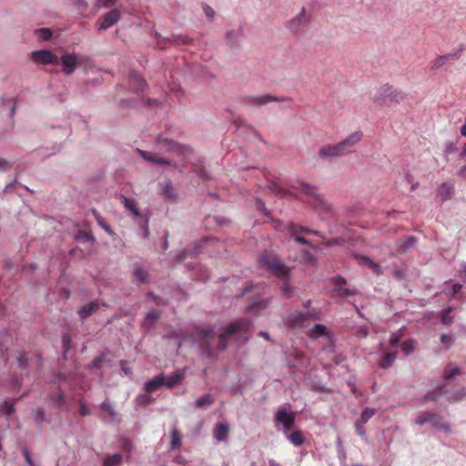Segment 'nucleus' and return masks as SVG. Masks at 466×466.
<instances>
[{
	"label": "nucleus",
	"mask_w": 466,
	"mask_h": 466,
	"mask_svg": "<svg viewBox=\"0 0 466 466\" xmlns=\"http://www.w3.org/2000/svg\"><path fill=\"white\" fill-rule=\"evenodd\" d=\"M295 187L309 198L308 200L309 205L321 216H328L331 213L330 205L318 193L316 187L305 182H299Z\"/></svg>",
	"instance_id": "nucleus-1"
},
{
	"label": "nucleus",
	"mask_w": 466,
	"mask_h": 466,
	"mask_svg": "<svg viewBox=\"0 0 466 466\" xmlns=\"http://www.w3.org/2000/svg\"><path fill=\"white\" fill-rule=\"evenodd\" d=\"M252 322L248 319H240L230 325L218 335V348L223 350L228 346V341L234 336L242 338L251 327Z\"/></svg>",
	"instance_id": "nucleus-2"
},
{
	"label": "nucleus",
	"mask_w": 466,
	"mask_h": 466,
	"mask_svg": "<svg viewBox=\"0 0 466 466\" xmlns=\"http://www.w3.org/2000/svg\"><path fill=\"white\" fill-rule=\"evenodd\" d=\"M156 148L162 152L172 153L183 157L193 155V148L186 144H180L173 139L158 136L155 143Z\"/></svg>",
	"instance_id": "nucleus-3"
},
{
	"label": "nucleus",
	"mask_w": 466,
	"mask_h": 466,
	"mask_svg": "<svg viewBox=\"0 0 466 466\" xmlns=\"http://www.w3.org/2000/svg\"><path fill=\"white\" fill-rule=\"evenodd\" d=\"M86 62V56H81L75 52H64L61 57L59 58L61 71L66 76L73 75L78 66H81Z\"/></svg>",
	"instance_id": "nucleus-4"
},
{
	"label": "nucleus",
	"mask_w": 466,
	"mask_h": 466,
	"mask_svg": "<svg viewBox=\"0 0 466 466\" xmlns=\"http://www.w3.org/2000/svg\"><path fill=\"white\" fill-rule=\"evenodd\" d=\"M309 21L310 17L307 15L306 9L302 7L297 15L286 22L285 26L294 35H302L307 31Z\"/></svg>",
	"instance_id": "nucleus-5"
},
{
	"label": "nucleus",
	"mask_w": 466,
	"mask_h": 466,
	"mask_svg": "<svg viewBox=\"0 0 466 466\" xmlns=\"http://www.w3.org/2000/svg\"><path fill=\"white\" fill-rule=\"evenodd\" d=\"M404 99L402 92L386 84L381 86L374 96V100L382 103L394 102L400 103Z\"/></svg>",
	"instance_id": "nucleus-6"
},
{
	"label": "nucleus",
	"mask_w": 466,
	"mask_h": 466,
	"mask_svg": "<svg viewBox=\"0 0 466 466\" xmlns=\"http://www.w3.org/2000/svg\"><path fill=\"white\" fill-rule=\"evenodd\" d=\"M318 319L319 312L314 309L311 311L306 313L300 311L290 313L286 319V323L289 328L297 329L303 328L309 320Z\"/></svg>",
	"instance_id": "nucleus-7"
},
{
	"label": "nucleus",
	"mask_w": 466,
	"mask_h": 466,
	"mask_svg": "<svg viewBox=\"0 0 466 466\" xmlns=\"http://www.w3.org/2000/svg\"><path fill=\"white\" fill-rule=\"evenodd\" d=\"M416 423L418 425H424L431 423L433 427L445 432L451 431L450 425L443 420L442 417L435 412H423L417 419Z\"/></svg>",
	"instance_id": "nucleus-8"
},
{
	"label": "nucleus",
	"mask_w": 466,
	"mask_h": 466,
	"mask_svg": "<svg viewBox=\"0 0 466 466\" xmlns=\"http://www.w3.org/2000/svg\"><path fill=\"white\" fill-rule=\"evenodd\" d=\"M284 100V97H279L271 95L245 96L241 98V104L246 106L259 107L270 102H281Z\"/></svg>",
	"instance_id": "nucleus-9"
},
{
	"label": "nucleus",
	"mask_w": 466,
	"mask_h": 466,
	"mask_svg": "<svg viewBox=\"0 0 466 466\" xmlns=\"http://www.w3.org/2000/svg\"><path fill=\"white\" fill-rule=\"evenodd\" d=\"M261 289H262L259 286H256L254 288H252V287L246 288L244 289L243 294H246V293L249 292L250 290H254L255 295H256V298H254L248 303V311L254 312V313H258L268 307L269 300L268 299L261 297V292H260Z\"/></svg>",
	"instance_id": "nucleus-10"
},
{
	"label": "nucleus",
	"mask_w": 466,
	"mask_h": 466,
	"mask_svg": "<svg viewBox=\"0 0 466 466\" xmlns=\"http://www.w3.org/2000/svg\"><path fill=\"white\" fill-rule=\"evenodd\" d=\"M31 59L33 62L41 65H58L59 57L52 53L50 50L42 49L31 53Z\"/></svg>",
	"instance_id": "nucleus-11"
},
{
	"label": "nucleus",
	"mask_w": 466,
	"mask_h": 466,
	"mask_svg": "<svg viewBox=\"0 0 466 466\" xmlns=\"http://www.w3.org/2000/svg\"><path fill=\"white\" fill-rule=\"evenodd\" d=\"M137 152L145 161L150 164L167 166L173 168H176L177 167L175 161L162 157L158 156L157 153L145 151L138 148L137 149Z\"/></svg>",
	"instance_id": "nucleus-12"
},
{
	"label": "nucleus",
	"mask_w": 466,
	"mask_h": 466,
	"mask_svg": "<svg viewBox=\"0 0 466 466\" xmlns=\"http://www.w3.org/2000/svg\"><path fill=\"white\" fill-rule=\"evenodd\" d=\"M296 415L294 412H289L286 408H280L275 414L274 422L276 425L281 424L287 433L295 423Z\"/></svg>",
	"instance_id": "nucleus-13"
},
{
	"label": "nucleus",
	"mask_w": 466,
	"mask_h": 466,
	"mask_svg": "<svg viewBox=\"0 0 466 466\" xmlns=\"http://www.w3.org/2000/svg\"><path fill=\"white\" fill-rule=\"evenodd\" d=\"M363 138V133L357 130L339 142L344 153L347 155L354 152L356 146Z\"/></svg>",
	"instance_id": "nucleus-14"
},
{
	"label": "nucleus",
	"mask_w": 466,
	"mask_h": 466,
	"mask_svg": "<svg viewBox=\"0 0 466 466\" xmlns=\"http://www.w3.org/2000/svg\"><path fill=\"white\" fill-rule=\"evenodd\" d=\"M344 153L339 142L332 145H326L319 148V157L322 159H331L344 157Z\"/></svg>",
	"instance_id": "nucleus-15"
},
{
	"label": "nucleus",
	"mask_w": 466,
	"mask_h": 466,
	"mask_svg": "<svg viewBox=\"0 0 466 466\" xmlns=\"http://www.w3.org/2000/svg\"><path fill=\"white\" fill-rule=\"evenodd\" d=\"M289 230L290 233V237L292 238H294V240L297 241L298 243H300L303 245L312 246L310 241L308 240L306 238L300 236L299 233L314 234V235L319 236V231H316V230H313V229H310V228H305V227H299V226H296L293 224L289 226Z\"/></svg>",
	"instance_id": "nucleus-16"
},
{
	"label": "nucleus",
	"mask_w": 466,
	"mask_h": 466,
	"mask_svg": "<svg viewBox=\"0 0 466 466\" xmlns=\"http://www.w3.org/2000/svg\"><path fill=\"white\" fill-rule=\"evenodd\" d=\"M75 239L78 244L84 245L86 252H91L96 248V238L91 232L78 230L75 234Z\"/></svg>",
	"instance_id": "nucleus-17"
},
{
	"label": "nucleus",
	"mask_w": 466,
	"mask_h": 466,
	"mask_svg": "<svg viewBox=\"0 0 466 466\" xmlns=\"http://www.w3.org/2000/svg\"><path fill=\"white\" fill-rule=\"evenodd\" d=\"M120 19V12L117 9H113L108 13L105 14L98 26L99 31L107 30L115 24H116Z\"/></svg>",
	"instance_id": "nucleus-18"
},
{
	"label": "nucleus",
	"mask_w": 466,
	"mask_h": 466,
	"mask_svg": "<svg viewBox=\"0 0 466 466\" xmlns=\"http://www.w3.org/2000/svg\"><path fill=\"white\" fill-rule=\"evenodd\" d=\"M191 170L202 181H208L212 178L211 175L205 168L204 159L201 157H198L191 163Z\"/></svg>",
	"instance_id": "nucleus-19"
},
{
	"label": "nucleus",
	"mask_w": 466,
	"mask_h": 466,
	"mask_svg": "<svg viewBox=\"0 0 466 466\" xmlns=\"http://www.w3.org/2000/svg\"><path fill=\"white\" fill-rule=\"evenodd\" d=\"M334 283V290L338 293V295L341 298H347L349 296H352L356 293L355 289H349L345 286L347 284V281L345 279H343L340 276H337L333 279Z\"/></svg>",
	"instance_id": "nucleus-20"
},
{
	"label": "nucleus",
	"mask_w": 466,
	"mask_h": 466,
	"mask_svg": "<svg viewBox=\"0 0 466 466\" xmlns=\"http://www.w3.org/2000/svg\"><path fill=\"white\" fill-rule=\"evenodd\" d=\"M458 56H459L458 52H453V53H449V54H446L443 56H440L431 62V64H430L431 69L437 70V69L444 66L446 64H448L451 61L457 60Z\"/></svg>",
	"instance_id": "nucleus-21"
},
{
	"label": "nucleus",
	"mask_w": 466,
	"mask_h": 466,
	"mask_svg": "<svg viewBox=\"0 0 466 466\" xmlns=\"http://www.w3.org/2000/svg\"><path fill=\"white\" fill-rule=\"evenodd\" d=\"M390 345L392 349L400 346L401 351L406 355H409L414 350V341L412 339H407L400 344V337L395 334L391 335L390 339Z\"/></svg>",
	"instance_id": "nucleus-22"
},
{
	"label": "nucleus",
	"mask_w": 466,
	"mask_h": 466,
	"mask_svg": "<svg viewBox=\"0 0 466 466\" xmlns=\"http://www.w3.org/2000/svg\"><path fill=\"white\" fill-rule=\"evenodd\" d=\"M417 238L414 236H404L396 242L397 250L400 253H406L414 248Z\"/></svg>",
	"instance_id": "nucleus-23"
},
{
	"label": "nucleus",
	"mask_w": 466,
	"mask_h": 466,
	"mask_svg": "<svg viewBox=\"0 0 466 466\" xmlns=\"http://www.w3.org/2000/svg\"><path fill=\"white\" fill-rule=\"evenodd\" d=\"M266 270L276 275L279 279H285L289 272V268L286 264H263Z\"/></svg>",
	"instance_id": "nucleus-24"
},
{
	"label": "nucleus",
	"mask_w": 466,
	"mask_h": 466,
	"mask_svg": "<svg viewBox=\"0 0 466 466\" xmlns=\"http://www.w3.org/2000/svg\"><path fill=\"white\" fill-rule=\"evenodd\" d=\"M129 85L134 91L143 92L147 87V83L136 71L129 73Z\"/></svg>",
	"instance_id": "nucleus-25"
},
{
	"label": "nucleus",
	"mask_w": 466,
	"mask_h": 466,
	"mask_svg": "<svg viewBox=\"0 0 466 466\" xmlns=\"http://www.w3.org/2000/svg\"><path fill=\"white\" fill-rule=\"evenodd\" d=\"M207 244H208V238H207L204 240H201L199 242H196L193 250H191V249L190 250H187V249L181 250L179 255H178V259L179 260H184V259H186L187 258H195L198 254H199L201 252L200 248H203L204 245L207 246Z\"/></svg>",
	"instance_id": "nucleus-26"
},
{
	"label": "nucleus",
	"mask_w": 466,
	"mask_h": 466,
	"mask_svg": "<svg viewBox=\"0 0 466 466\" xmlns=\"http://www.w3.org/2000/svg\"><path fill=\"white\" fill-rule=\"evenodd\" d=\"M122 203L125 208L129 211L135 218H142V214L135 199L123 197Z\"/></svg>",
	"instance_id": "nucleus-27"
},
{
	"label": "nucleus",
	"mask_w": 466,
	"mask_h": 466,
	"mask_svg": "<svg viewBox=\"0 0 466 466\" xmlns=\"http://www.w3.org/2000/svg\"><path fill=\"white\" fill-rule=\"evenodd\" d=\"M99 308L97 301H91L90 303L81 307L77 313L81 319H86L96 312Z\"/></svg>",
	"instance_id": "nucleus-28"
},
{
	"label": "nucleus",
	"mask_w": 466,
	"mask_h": 466,
	"mask_svg": "<svg viewBox=\"0 0 466 466\" xmlns=\"http://www.w3.org/2000/svg\"><path fill=\"white\" fill-rule=\"evenodd\" d=\"M453 195V185L448 182H443L439 187L438 196L441 202L447 201L451 198Z\"/></svg>",
	"instance_id": "nucleus-29"
},
{
	"label": "nucleus",
	"mask_w": 466,
	"mask_h": 466,
	"mask_svg": "<svg viewBox=\"0 0 466 466\" xmlns=\"http://www.w3.org/2000/svg\"><path fill=\"white\" fill-rule=\"evenodd\" d=\"M164 385H165V376L159 375V376L155 377L153 380L147 381L145 384V390L147 393H149V392H152L154 390L160 389Z\"/></svg>",
	"instance_id": "nucleus-30"
},
{
	"label": "nucleus",
	"mask_w": 466,
	"mask_h": 466,
	"mask_svg": "<svg viewBox=\"0 0 466 466\" xmlns=\"http://www.w3.org/2000/svg\"><path fill=\"white\" fill-rule=\"evenodd\" d=\"M329 335V333L327 327L322 324H316L309 330V337L312 339H316L320 337H328Z\"/></svg>",
	"instance_id": "nucleus-31"
},
{
	"label": "nucleus",
	"mask_w": 466,
	"mask_h": 466,
	"mask_svg": "<svg viewBox=\"0 0 466 466\" xmlns=\"http://www.w3.org/2000/svg\"><path fill=\"white\" fill-rule=\"evenodd\" d=\"M91 213L94 216L96 221L97 222V224L99 225L100 228H102L108 235H110V236L115 235V232L112 229V228L110 227V225L106 221V219L104 218H102L100 216V214L98 213V211L96 209H95V208L92 209Z\"/></svg>",
	"instance_id": "nucleus-32"
},
{
	"label": "nucleus",
	"mask_w": 466,
	"mask_h": 466,
	"mask_svg": "<svg viewBox=\"0 0 466 466\" xmlns=\"http://www.w3.org/2000/svg\"><path fill=\"white\" fill-rule=\"evenodd\" d=\"M396 350L385 352L379 361V366L381 369H388L389 367L392 366L396 360Z\"/></svg>",
	"instance_id": "nucleus-33"
},
{
	"label": "nucleus",
	"mask_w": 466,
	"mask_h": 466,
	"mask_svg": "<svg viewBox=\"0 0 466 466\" xmlns=\"http://www.w3.org/2000/svg\"><path fill=\"white\" fill-rule=\"evenodd\" d=\"M162 192L166 199L171 201H175L177 199V194L170 180L164 182L162 186Z\"/></svg>",
	"instance_id": "nucleus-34"
},
{
	"label": "nucleus",
	"mask_w": 466,
	"mask_h": 466,
	"mask_svg": "<svg viewBox=\"0 0 466 466\" xmlns=\"http://www.w3.org/2000/svg\"><path fill=\"white\" fill-rule=\"evenodd\" d=\"M228 431L227 424L219 423L214 429V437L219 441H225L228 438Z\"/></svg>",
	"instance_id": "nucleus-35"
},
{
	"label": "nucleus",
	"mask_w": 466,
	"mask_h": 466,
	"mask_svg": "<svg viewBox=\"0 0 466 466\" xmlns=\"http://www.w3.org/2000/svg\"><path fill=\"white\" fill-rule=\"evenodd\" d=\"M287 438L295 446H301L305 442V437L300 431H294L291 433H286Z\"/></svg>",
	"instance_id": "nucleus-36"
},
{
	"label": "nucleus",
	"mask_w": 466,
	"mask_h": 466,
	"mask_svg": "<svg viewBox=\"0 0 466 466\" xmlns=\"http://www.w3.org/2000/svg\"><path fill=\"white\" fill-rule=\"evenodd\" d=\"M241 36L240 30H230L227 33V43L233 48L238 46Z\"/></svg>",
	"instance_id": "nucleus-37"
},
{
	"label": "nucleus",
	"mask_w": 466,
	"mask_h": 466,
	"mask_svg": "<svg viewBox=\"0 0 466 466\" xmlns=\"http://www.w3.org/2000/svg\"><path fill=\"white\" fill-rule=\"evenodd\" d=\"M461 374V370L459 367L455 366L452 363L448 364L443 371V378L445 380H450L456 375Z\"/></svg>",
	"instance_id": "nucleus-38"
},
{
	"label": "nucleus",
	"mask_w": 466,
	"mask_h": 466,
	"mask_svg": "<svg viewBox=\"0 0 466 466\" xmlns=\"http://www.w3.org/2000/svg\"><path fill=\"white\" fill-rule=\"evenodd\" d=\"M160 314L157 310H151L149 311L144 320V327L147 329H150L154 326V324L157 322V320L159 319Z\"/></svg>",
	"instance_id": "nucleus-39"
},
{
	"label": "nucleus",
	"mask_w": 466,
	"mask_h": 466,
	"mask_svg": "<svg viewBox=\"0 0 466 466\" xmlns=\"http://www.w3.org/2000/svg\"><path fill=\"white\" fill-rule=\"evenodd\" d=\"M196 335L198 338L203 339V340H208L211 339H214L216 336V331L214 328H208V329H198L196 330Z\"/></svg>",
	"instance_id": "nucleus-40"
},
{
	"label": "nucleus",
	"mask_w": 466,
	"mask_h": 466,
	"mask_svg": "<svg viewBox=\"0 0 466 466\" xmlns=\"http://www.w3.org/2000/svg\"><path fill=\"white\" fill-rule=\"evenodd\" d=\"M268 188L275 193L277 196L280 198H285L288 196H291V193L289 189H286L282 187L279 183L277 182H271L268 186Z\"/></svg>",
	"instance_id": "nucleus-41"
},
{
	"label": "nucleus",
	"mask_w": 466,
	"mask_h": 466,
	"mask_svg": "<svg viewBox=\"0 0 466 466\" xmlns=\"http://www.w3.org/2000/svg\"><path fill=\"white\" fill-rule=\"evenodd\" d=\"M183 379H184V374L180 371H177L169 377H165V385L167 388H172L176 384L179 383Z\"/></svg>",
	"instance_id": "nucleus-42"
},
{
	"label": "nucleus",
	"mask_w": 466,
	"mask_h": 466,
	"mask_svg": "<svg viewBox=\"0 0 466 466\" xmlns=\"http://www.w3.org/2000/svg\"><path fill=\"white\" fill-rule=\"evenodd\" d=\"M122 455L116 453L111 456H107L104 460L103 466H119L122 462Z\"/></svg>",
	"instance_id": "nucleus-43"
},
{
	"label": "nucleus",
	"mask_w": 466,
	"mask_h": 466,
	"mask_svg": "<svg viewBox=\"0 0 466 466\" xmlns=\"http://www.w3.org/2000/svg\"><path fill=\"white\" fill-rule=\"evenodd\" d=\"M443 387L444 386H441V387H439L437 388L436 390H432V391H430L428 392L426 395H425V400L427 401H430V400H437L438 399H440L441 396L443 395H446L447 392L443 390Z\"/></svg>",
	"instance_id": "nucleus-44"
},
{
	"label": "nucleus",
	"mask_w": 466,
	"mask_h": 466,
	"mask_svg": "<svg viewBox=\"0 0 466 466\" xmlns=\"http://www.w3.org/2000/svg\"><path fill=\"white\" fill-rule=\"evenodd\" d=\"M35 35L41 41H47L51 39L53 33L49 28H39L35 30Z\"/></svg>",
	"instance_id": "nucleus-45"
},
{
	"label": "nucleus",
	"mask_w": 466,
	"mask_h": 466,
	"mask_svg": "<svg viewBox=\"0 0 466 466\" xmlns=\"http://www.w3.org/2000/svg\"><path fill=\"white\" fill-rule=\"evenodd\" d=\"M181 446V435L177 429L171 432V449H178Z\"/></svg>",
	"instance_id": "nucleus-46"
},
{
	"label": "nucleus",
	"mask_w": 466,
	"mask_h": 466,
	"mask_svg": "<svg viewBox=\"0 0 466 466\" xmlns=\"http://www.w3.org/2000/svg\"><path fill=\"white\" fill-rule=\"evenodd\" d=\"M15 411V404L8 401H4L0 404V414L4 413L6 416H10Z\"/></svg>",
	"instance_id": "nucleus-47"
},
{
	"label": "nucleus",
	"mask_w": 466,
	"mask_h": 466,
	"mask_svg": "<svg viewBox=\"0 0 466 466\" xmlns=\"http://www.w3.org/2000/svg\"><path fill=\"white\" fill-rule=\"evenodd\" d=\"M62 346L64 354H66L72 347V335L70 333H65L62 337Z\"/></svg>",
	"instance_id": "nucleus-48"
},
{
	"label": "nucleus",
	"mask_w": 466,
	"mask_h": 466,
	"mask_svg": "<svg viewBox=\"0 0 466 466\" xmlns=\"http://www.w3.org/2000/svg\"><path fill=\"white\" fill-rule=\"evenodd\" d=\"M154 399L147 393L140 394L137 397L136 402L137 405H147L153 402Z\"/></svg>",
	"instance_id": "nucleus-49"
},
{
	"label": "nucleus",
	"mask_w": 466,
	"mask_h": 466,
	"mask_svg": "<svg viewBox=\"0 0 466 466\" xmlns=\"http://www.w3.org/2000/svg\"><path fill=\"white\" fill-rule=\"evenodd\" d=\"M374 414H375V410L366 408L362 411L360 420L362 422V424H366L369 421V420L374 416Z\"/></svg>",
	"instance_id": "nucleus-50"
},
{
	"label": "nucleus",
	"mask_w": 466,
	"mask_h": 466,
	"mask_svg": "<svg viewBox=\"0 0 466 466\" xmlns=\"http://www.w3.org/2000/svg\"><path fill=\"white\" fill-rule=\"evenodd\" d=\"M135 276L137 277V280L141 283H146L148 281V274L142 268H138L136 269Z\"/></svg>",
	"instance_id": "nucleus-51"
},
{
	"label": "nucleus",
	"mask_w": 466,
	"mask_h": 466,
	"mask_svg": "<svg viewBox=\"0 0 466 466\" xmlns=\"http://www.w3.org/2000/svg\"><path fill=\"white\" fill-rule=\"evenodd\" d=\"M211 403H213V399H212L211 395L206 394V395L202 396L201 398H199L196 401V406L198 408H200V407H203L206 405H210Z\"/></svg>",
	"instance_id": "nucleus-52"
},
{
	"label": "nucleus",
	"mask_w": 466,
	"mask_h": 466,
	"mask_svg": "<svg viewBox=\"0 0 466 466\" xmlns=\"http://www.w3.org/2000/svg\"><path fill=\"white\" fill-rule=\"evenodd\" d=\"M16 360H17L18 365L21 368H26L27 362H28V359H27V357H26L25 352L18 351L17 354H16Z\"/></svg>",
	"instance_id": "nucleus-53"
},
{
	"label": "nucleus",
	"mask_w": 466,
	"mask_h": 466,
	"mask_svg": "<svg viewBox=\"0 0 466 466\" xmlns=\"http://www.w3.org/2000/svg\"><path fill=\"white\" fill-rule=\"evenodd\" d=\"M451 309L449 308L443 310L441 314V322L444 325H450L452 322V317L451 316Z\"/></svg>",
	"instance_id": "nucleus-54"
},
{
	"label": "nucleus",
	"mask_w": 466,
	"mask_h": 466,
	"mask_svg": "<svg viewBox=\"0 0 466 466\" xmlns=\"http://www.w3.org/2000/svg\"><path fill=\"white\" fill-rule=\"evenodd\" d=\"M201 5H202V9H203L205 15L209 19H213L216 15L214 9L210 5H208V4H205V3H203Z\"/></svg>",
	"instance_id": "nucleus-55"
},
{
	"label": "nucleus",
	"mask_w": 466,
	"mask_h": 466,
	"mask_svg": "<svg viewBox=\"0 0 466 466\" xmlns=\"http://www.w3.org/2000/svg\"><path fill=\"white\" fill-rule=\"evenodd\" d=\"M441 342L445 346L446 349H449L452 343L454 342L453 337L448 334H443L441 337Z\"/></svg>",
	"instance_id": "nucleus-56"
},
{
	"label": "nucleus",
	"mask_w": 466,
	"mask_h": 466,
	"mask_svg": "<svg viewBox=\"0 0 466 466\" xmlns=\"http://www.w3.org/2000/svg\"><path fill=\"white\" fill-rule=\"evenodd\" d=\"M59 148H53L52 151H49L48 148H40L37 150V155L41 156L43 158L55 155Z\"/></svg>",
	"instance_id": "nucleus-57"
},
{
	"label": "nucleus",
	"mask_w": 466,
	"mask_h": 466,
	"mask_svg": "<svg viewBox=\"0 0 466 466\" xmlns=\"http://www.w3.org/2000/svg\"><path fill=\"white\" fill-rule=\"evenodd\" d=\"M101 409L106 412L112 419L115 417L116 413L114 411V409L112 408V406L110 405L109 402L107 401H104L102 404H101Z\"/></svg>",
	"instance_id": "nucleus-58"
},
{
	"label": "nucleus",
	"mask_w": 466,
	"mask_h": 466,
	"mask_svg": "<svg viewBox=\"0 0 466 466\" xmlns=\"http://www.w3.org/2000/svg\"><path fill=\"white\" fill-rule=\"evenodd\" d=\"M258 262L269 263V262H280L277 258L271 257L268 252H264L260 256Z\"/></svg>",
	"instance_id": "nucleus-59"
},
{
	"label": "nucleus",
	"mask_w": 466,
	"mask_h": 466,
	"mask_svg": "<svg viewBox=\"0 0 466 466\" xmlns=\"http://www.w3.org/2000/svg\"><path fill=\"white\" fill-rule=\"evenodd\" d=\"M23 455L25 459V461L29 466H37L36 463L32 460L30 451L27 448H24L22 450Z\"/></svg>",
	"instance_id": "nucleus-60"
},
{
	"label": "nucleus",
	"mask_w": 466,
	"mask_h": 466,
	"mask_svg": "<svg viewBox=\"0 0 466 466\" xmlns=\"http://www.w3.org/2000/svg\"><path fill=\"white\" fill-rule=\"evenodd\" d=\"M105 361V355L101 354L96 357L92 361V366L96 369H100Z\"/></svg>",
	"instance_id": "nucleus-61"
},
{
	"label": "nucleus",
	"mask_w": 466,
	"mask_h": 466,
	"mask_svg": "<svg viewBox=\"0 0 466 466\" xmlns=\"http://www.w3.org/2000/svg\"><path fill=\"white\" fill-rule=\"evenodd\" d=\"M465 397H466V391H465V390H461L459 392H457L456 394L449 397V401H451V402L458 401V400L464 399Z\"/></svg>",
	"instance_id": "nucleus-62"
},
{
	"label": "nucleus",
	"mask_w": 466,
	"mask_h": 466,
	"mask_svg": "<svg viewBox=\"0 0 466 466\" xmlns=\"http://www.w3.org/2000/svg\"><path fill=\"white\" fill-rule=\"evenodd\" d=\"M355 429H356L358 435H360L361 437L365 436L366 431L364 428V424H362V422L360 420H359L355 423Z\"/></svg>",
	"instance_id": "nucleus-63"
},
{
	"label": "nucleus",
	"mask_w": 466,
	"mask_h": 466,
	"mask_svg": "<svg viewBox=\"0 0 466 466\" xmlns=\"http://www.w3.org/2000/svg\"><path fill=\"white\" fill-rule=\"evenodd\" d=\"M96 2L101 7H110L115 5L116 0H96Z\"/></svg>",
	"instance_id": "nucleus-64"
}]
</instances>
